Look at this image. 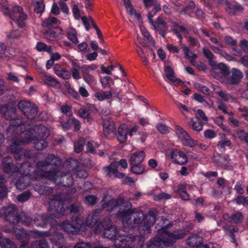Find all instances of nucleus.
<instances>
[{"instance_id":"1","label":"nucleus","mask_w":248,"mask_h":248,"mask_svg":"<svg viewBox=\"0 0 248 248\" xmlns=\"http://www.w3.org/2000/svg\"><path fill=\"white\" fill-rule=\"evenodd\" d=\"M101 203L104 208H107L110 213L114 212V214L116 213V215L120 217L124 229L117 231L116 227L110 225L109 221L97 223L96 214L98 212L96 211L91 214L93 217L91 218L90 223L92 227L90 228H93L96 233H101L104 237L114 239V243L117 238H125V236L133 235V233L136 231L135 228L137 227L140 233H141L142 230L144 232V233H150V228L156 221L154 215L150 214L145 217L142 212L132 209L131 203L124 201L123 199L116 200L105 196Z\"/></svg>"},{"instance_id":"2","label":"nucleus","mask_w":248,"mask_h":248,"mask_svg":"<svg viewBox=\"0 0 248 248\" xmlns=\"http://www.w3.org/2000/svg\"><path fill=\"white\" fill-rule=\"evenodd\" d=\"M25 125L19 119H13L11 121L7 129L9 138L11 137L12 143L8 150L16 155H22L20 145L29 143L32 140H34V147L38 150L43 149L47 144L45 139L49 136V132L46 127L43 125H36L31 130H27L24 133H22V129Z\"/></svg>"},{"instance_id":"3","label":"nucleus","mask_w":248,"mask_h":248,"mask_svg":"<svg viewBox=\"0 0 248 248\" xmlns=\"http://www.w3.org/2000/svg\"><path fill=\"white\" fill-rule=\"evenodd\" d=\"M45 161H39L37 164L36 169L34 172L35 179L46 178L52 181L57 185L66 186L73 183L72 174L78 166V161L73 158L67 159L64 166L68 169L67 174L61 175L58 171L61 161L59 157L53 155H47Z\"/></svg>"},{"instance_id":"4","label":"nucleus","mask_w":248,"mask_h":248,"mask_svg":"<svg viewBox=\"0 0 248 248\" xmlns=\"http://www.w3.org/2000/svg\"><path fill=\"white\" fill-rule=\"evenodd\" d=\"M4 170L7 173H11L14 176L18 177L15 183L16 186L19 190L25 189L30 184V174L32 167L29 162L22 164L17 170V167L11 163L9 157L5 158L2 162Z\"/></svg>"},{"instance_id":"5","label":"nucleus","mask_w":248,"mask_h":248,"mask_svg":"<svg viewBox=\"0 0 248 248\" xmlns=\"http://www.w3.org/2000/svg\"><path fill=\"white\" fill-rule=\"evenodd\" d=\"M161 220L166 222L165 224H161L160 229H157L158 234L162 238L157 236L151 239L148 247L162 248L163 247L170 246L173 244L174 240L184 237L186 232L189 231V230L185 231L181 230L171 233L167 231L168 227L171 225L170 221L168 219L165 220L163 218H161Z\"/></svg>"},{"instance_id":"6","label":"nucleus","mask_w":248,"mask_h":248,"mask_svg":"<svg viewBox=\"0 0 248 248\" xmlns=\"http://www.w3.org/2000/svg\"><path fill=\"white\" fill-rule=\"evenodd\" d=\"M64 201L61 195H56L49 202V212L51 217L37 216L34 219V223L38 227H44L50 222L51 218H59L65 215L66 211L63 207Z\"/></svg>"},{"instance_id":"7","label":"nucleus","mask_w":248,"mask_h":248,"mask_svg":"<svg viewBox=\"0 0 248 248\" xmlns=\"http://www.w3.org/2000/svg\"><path fill=\"white\" fill-rule=\"evenodd\" d=\"M0 9L5 15L11 18L19 27L22 28L25 26V20L26 19L27 16L23 12L21 7L16 6L13 8V11H11L9 9L7 1L0 0Z\"/></svg>"},{"instance_id":"8","label":"nucleus","mask_w":248,"mask_h":248,"mask_svg":"<svg viewBox=\"0 0 248 248\" xmlns=\"http://www.w3.org/2000/svg\"><path fill=\"white\" fill-rule=\"evenodd\" d=\"M93 217L91 214L87 217L86 222H83L82 220L79 217H76L75 220H72V223L68 221L64 222L61 227L67 233H78L80 231L84 232L87 230V228L92 227L90 223L91 218Z\"/></svg>"},{"instance_id":"9","label":"nucleus","mask_w":248,"mask_h":248,"mask_svg":"<svg viewBox=\"0 0 248 248\" xmlns=\"http://www.w3.org/2000/svg\"><path fill=\"white\" fill-rule=\"evenodd\" d=\"M139 126L135 125L129 128L128 126L122 124L118 128L117 138L120 143H124L128 140V137H132L138 130Z\"/></svg>"},{"instance_id":"10","label":"nucleus","mask_w":248,"mask_h":248,"mask_svg":"<svg viewBox=\"0 0 248 248\" xmlns=\"http://www.w3.org/2000/svg\"><path fill=\"white\" fill-rule=\"evenodd\" d=\"M121 166L122 168L126 169L127 167V163L125 159H122L119 162L112 163L109 166L103 168L104 172L107 175L114 174L116 177L122 178L124 177V173L118 171V167Z\"/></svg>"},{"instance_id":"11","label":"nucleus","mask_w":248,"mask_h":248,"mask_svg":"<svg viewBox=\"0 0 248 248\" xmlns=\"http://www.w3.org/2000/svg\"><path fill=\"white\" fill-rule=\"evenodd\" d=\"M18 108L29 119L34 118L37 115V108L34 104L23 100L18 103Z\"/></svg>"},{"instance_id":"12","label":"nucleus","mask_w":248,"mask_h":248,"mask_svg":"<svg viewBox=\"0 0 248 248\" xmlns=\"http://www.w3.org/2000/svg\"><path fill=\"white\" fill-rule=\"evenodd\" d=\"M174 131L178 139L183 144L190 147H193L196 145V142L192 140L188 133L180 126H175Z\"/></svg>"},{"instance_id":"13","label":"nucleus","mask_w":248,"mask_h":248,"mask_svg":"<svg viewBox=\"0 0 248 248\" xmlns=\"http://www.w3.org/2000/svg\"><path fill=\"white\" fill-rule=\"evenodd\" d=\"M16 207L14 205L0 210V216L4 214L6 220L10 223L14 224L18 221V217L16 216Z\"/></svg>"},{"instance_id":"14","label":"nucleus","mask_w":248,"mask_h":248,"mask_svg":"<svg viewBox=\"0 0 248 248\" xmlns=\"http://www.w3.org/2000/svg\"><path fill=\"white\" fill-rule=\"evenodd\" d=\"M169 157L173 163L180 165H185L188 161L186 155L182 151L178 149L170 151Z\"/></svg>"},{"instance_id":"15","label":"nucleus","mask_w":248,"mask_h":248,"mask_svg":"<svg viewBox=\"0 0 248 248\" xmlns=\"http://www.w3.org/2000/svg\"><path fill=\"white\" fill-rule=\"evenodd\" d=\"M214 66V70L212 74L213 77L222 82H225V77L229 74V69L227 66L223 63H220Z\"/></svg>"},{"instance_id":"16","label":"nucleus","mask_w":248,"mask_h":248,"mask_svg":"<svg viewBox=\"0 0 248 248\" xmlns=\"http://www.w3.org/2000/svg\"><path fill=\"white\" fill-rule=\"evenodd\" d=\"M154 15L152 14V13H150L148 15L150 23L153 26L155 30L158 31L162 36H164L165 31L168 28L166 22L161 17H159L155 22H154L152 19Z\"/></svg>"},{"instance_id":"17","label":"nucleus","mask_w":248,"mask_h":248,"mask_svg":"<svg viewBox=\"0 0 248 248\" xmlns=\"http://www.w3.org/2000/svg\"><path fill=\"white\" fill-rule=\"evenodd\" d=\"M202 238L196 235L189 237L187 244L191 247L197 246L198 248H219L217 244H209L200 245L202 243Z\"/></svg>"},{"instance_id":"18","label":"nucleus","mask_w":248,"mask_h":248,"mask_svg":"<svg viewBox=\"0 0 248 248\" xmlns=\"http://www.w3.org/2000/svg\"><path fill=\"white\" fill-rule=\"evenodd\" d=\"M210 39L213 44L217 45V46H210L211 48L215 53L220 54L221 56L225 58L227 61H232L234 60V58L233 57L227 54L225 51L221 49L224 47V45L221 42H219L217 39L215 37H211Z\"/></svg>"},{"instance_id":"19","label":"nucleus","mask_w":248,"mask_h":248,"mask_svg":"<svg viewBox=\"0 0 248 248\" xmlns=\"http://www.w3.org/2000/svg\"><path fill=\"white\" fill-rule=\"evenodd\" d=\"M120 93V91L117 88H110L108 91H100L96 92L94 94V96L100 101H102L106 99L111 98L113 95L119 97Z\"/></svg>"},{"instance_id":"20","label":"nucleus","mask_w":248,"mask_h":248,"mask_svg":"<svg viewBox=\"0 0 248 248\" xmlns=\"http://www.w3.org/2000/svg\"><path fill=\"white\" fill-rule=\"evenodd\" d=\"M62 28L58 27L55 30L50 29L45 31L44 37L50 42H53L62 38Z\"/></svg>"},{"instance_id":"21","label":"nucleus","mask_w":248,"mask_h":248,"mask_svg":"<svg viewBox=\"0 0 248 248\" xmlns=\"http://www.w3.org/2000/svg\"><path fill=\"white\" fill-rule=\"evenodd\" d=\"M103 127L104 134L106 137L110 138L114 135L116 127L113 121L108 119L105 120L103 123Z\"/></svg>"},{"instance_id":"22","label":"nucleus","mask_w":248,"mask_h":248,"mask_svg":"<svg viewBox=\"0 0 248 248\" xmlns=\"http://www.w3.org/2000/svg\"><path fill=\"white\" fill-rule=\"evenodd\" d=\"M242 77L243 74L240 70L233 68L232 70V75L230 78L225 79L224 83L227 84H236L239 82Z\"/></svg>"},{"instance_id":"23","label":"nucleus","mask_w":248,"mask_h":248,"mask_svg":"<svg viewBox=\"0 0 248 248\" xmlns=\"http://www.w3.org/2000/svg\"><path fill=\"white\" fill-rule=\"evenodd\" d=\"M193 187L191 185H187L185 183H181L179 185L178 188L176 192L179 194L181 199L184 200H188L189 199V196L187 193L186 190L188 191Z\"/></svg>"},{"instance_id":"24","label":"nucleus","mask_w":248,"mask_h":248,"mask_svg":"<svg viewBox=\"0 0 248 248\" xmlns=\"http://www.w3.org/2000/svg\"><path fill=\"white\" fill-rule=\"evenodd\" d=\"M48 244L45 239L36 240L33 242L31 245L26 242H23L20 246V248H48Z\"/></svg>"},{"instance_id":"25","label":"nucleus","mask_w":248,"mask_h":248,"mask_svg":"<svg viewBox=\"0 0 248 248\" xmlns=\"http://www.w3.org/2000/svg\"><path fill=\"white\" fill-rule=\"evenodd\" d=\"M43 82L49 87L56 89H60L62 85L61 83L55 78L49 75H45L43 78Z\"/></svg>"},{"instance_id":"26","label":"nucleus","mask_w":248,"mask_h":248,"mask_svg":"<svg viewBox=\"0 0 248 248\" xmlns=\"http://www.w3.org/2000/svg\"><path fill=\"white\" fill-rule=\"evenodd\" d=\"M212 88L214 92L216 93L223 100L231 102L235 101L234 97H233L231 94L226 93L218 86L213 85Z\"/></svg>"},{"instance_id":"27","label":"nucleus","mask_w":248,"mask_h":248,"mask_svg":"<svg viewBox=\"0 0 248 248\" xmlns=\"http://www.w3.org/2000/svg\"><path fill=\"white\" fill-rule=\"evenodd\" d=\"M60 24V21L54 17L50 16L45 19L42 22V26L45 28H53L55 30L57 26Z\"/></svg>"},{"instance_id":"28","label":"nucleus","mask_w":248,"mask_h":248,"mask_svg":"<svg viewBox=\"0 0 248 248\" xmlns=\"http://www.w3.org/2000/svg\"><path fill=\"white\" fill-rule=\"evenodd\" d=\"M73 13L76 19H79L80 18H81L82 21L83 22L86 30H88L90 25L89 21L88 20L87 18L85 16H83L81 17V16L82 14V11L78 8V6L77 5H74L73 6Z\"/></svg>"},{"instance_id":"29","label":"nucleus","mask_w":248,"mask_h":248,"mask_svg":"<svg viewBox=\"0 0 248 248\" xmlns=\"http://www.w3.org/2000/svg\"><path fill=\"white\" fill-rule=\"evenodd\" d=\"M145 156V155L143 151H139L133 153L130 158L131 164H141V162L144 159Z\"/></svg>"},{"instance_id":"30","label":"nucleus","mask_w":248,"mask_h":248,"mask_svg":"<svg viewBox=\"0 0 248 248\" xmlns=\"http://www.w3.org/2000/svg\"><path fill=\"white\" fill-rule=\"evenodd\" d=\"M224 220L232 223H239L241 222L243 218V215L240 212H236L232 214L230 217L227 214H224L223 217Z\"/></svg>"},{"instance_id":"31","label":"nucleus","mask_w":248,"mask_h":248,"mask_svg":"<svg viewBox=\"0 0 248 248\" xmlns=\"http://www.w3.org/2000/svg\"><path fill=\"white\" fill-rule=\"evenodd\" d=\"M53 69L55 73L59 77L66 79L70 78L71 73L69 71L62 68L60 65H56L54 67Z\"/></svg>"},{"instance_id":"32","label":"nucleus","mask_w":248,"mask_h":248,"mask_svg":"<svg viewBox=\"0 0 248 248\" xmlns=\"http://www.w3.org/2000/svg\"><path fill=\"white\" fill-rule=\"evenodd\" d=\"M123 1L128 14L135 20L140 21V15L135 10L133 9L131 7V5L129 0H123Z\"/></svg>"},{"instance_id":"33","label":"nucleus","mask_w":248,"mask_h":248,"mask_svg":"<svg viewBox=\"0 0 248 248\" xmlns=\"http://www.w3.org/2000/svg\"><path fill=\"white\" fill-rule=\"evenodd\" d=\"M172 27L173 33L180 40H181L183 35H186L188 32L186 28L179 26L175 23H172Z\"/></svg>"},{"instance_id":"34","label":"nucleus","mask_w":248,"mask_h":248,"mask_svg":"<svg viewBox=\"0 0 248 248\" xmlns=\"http://www.w3.org/2000/svg\"><path fill=\"white\" fill-rule=\"evenodd\" d=\"M136 20L139 22L140 29L143 36L145 37V38H146L149 44H150L153 47H155V44L154 40H153V38L151 36L149 32L146 29V28L140 24V21H138L137 20Z\"/></svg>"},{"instance_id":"35","label":"nucleus","mask_w":248,"mask_h":248,"mask_svg":"<svg viewBox=\"0 0 248 248\" xmlns=\"http://www.w3.org/2000/svg\"><path fill=\"white\" fill-rule=\"evenodd\" d=\"M164 71L166 77L169 80L172 82L178 83L180 82L179 79L174 76V72L172 68L170 66L165 65L164 66Z\"/></svg>"},{"instance_id":"36","label":"nucleus","mask_w":248,"mask_h":248,"mask_svg":"<svg viewBox=\"0 0 248 248\" xmlns=\"http://www.w3.org/2000/svg\"><path fill=\"white\" fill-rule=\"evenodd\" d=\"M6 180L2 176H0V202L6 197L7 189L5 186Z\"/></svg>"},{"instance_id":"37","label":"nucleus","mask_w":248,"mask_h":248,"mask_svg":"<svg viewBox=\"0 0 248 248\" xmlns=\"http://www.w3.org/2000/svg\"><path fill=\"white\" fill-rule=\"evenodd\" d=\"M213 159L214 161L222 167L228 166V160L227 156H221L218 154H216L214 155Z\"/></svg>"},{"instance_id":"38","label":"nucleus","mask_w":248,"mask_h":248,"mask_svg":"<svg viewBox=\"0 0 248 248\" xmlns=\"http://www.w3.org/2000/svg\"><path fill=\"white\" fill-rule=\"evenodd\" d=\"M221 140L219 141L217 144V147L221 152H223L225 150L226 147L229 146L231 142L229 140H224L225 135L223 134H220Z\"/></svg>"},{"instance_id":"39","label":"nucleus","mask_w":248,"mask_h":248,"mask_svg":"<svg viewBox=\"0 0 248 248\" xmlns=\"http://www.w3.org/2000/svg\"><path fill=\"white\" fill-rule=\"evenodd\" d=\"M0 233V246L2 248H17L12 241L6 238L1 237Z\"/></svg>"},{"instance_id":"40","label":"nucleus","mask_w":248,"mask_h":248,"mask_svg":"<svg viewBox=\"0 0 248 248\" xmlns=\"http://www.w3.org/2000/svg\"><path fill=\"white\" fill-rule=\"evenodd\" d=\"M43 0H32V3L34 8V11L36 13H42L45 9V5L43 4Z\"/></svg>"},{"instance_id":"41","label":"nucleus","mask_w":248,"mask_h":248,"mask_svg":"<svg viewBox=\"0 0 248 248\" xmlns=\"http://www.w3.org/2000/svg\"><path fill=\"white\" fill-rule=\"evenodd\" d=\"M182 48L184 52L186 57L191 62L192 64H194V61L197 57L196 55L193 53L189 48L185 45L182 46Z\"/></svg>"},{"instance_id":"42","label":"nucleus","mask_w":248,"mask_h":248,"mask_svg":"<svg viewBox=\"0 0 248 248\" xmlns=\"http://www.w3.org/2000/svg\"><path fill=\"white\" fill-rule=\"evenodd\" d=\"M224 228L226 233L230 236L231 242L235 243V240L233 233L234 232H237V229L232 225L225 226L224 227Z\"/></svg>"},{"instance_id":"43","label":"nucleus","mask_w":248,"mask_h":248,"mask_svg":"<svg viewBox=\"0 0 248 248\" xmlns=\"http://www.w3.org/2000/svg\"><path fill=\"white\" fill-rule=\"evenodd\" d=\"M0 55H1V57L3 61H8L11 57L9 53L6 51L5 45L1 42H0Z\"/></svg>"},{"instance_id":"44","label":"nucleus","mask_w":248,"mask_h":248,"mask_svg":"<svg viewBox=\"0 0 248 248\" xmlns=\"http://www.w3.org/2000/svg\"><path fill=\"white\" fill-rule=\"evenodd\" d=\"M131 171L136 174H141L145 171L144 166L141 164H131Z\"/></svg>"},{"instance_id":"45","label":"nucleus","mask_w":248,"mask_h":248,"mask_svg":"<svg viewBox=\"0 0 248 248\" xmlns=\"http://www.w3.org/2000/svg\"><path fill=\"white\" fill-rule=\"evenodd\" d=\"M28 235L34 238H44L49 236L50 233L47 232H40L35 230L30 232Z\"/></svg>"},{"instance_id":"46","label":"nucleus","mask_w":248,"mask_h":248,"mask_svg":"<svg viewBox=\"0 0 248 248\" xmlns=\"http://www.w3.org/2000/svg\"><path fill=\"white\" fill-rule=\"evenodd\" d=\"M16 216H17L18 217L19 220L17 222L18 223L20 221V220L22 221L26 226H29L32 224V221L31 217L27 215H25L24 213H22L20 215V217H19V216L17 215L16 211ZM17 223H15V224Z\"/></svg>"},{"instance_id":"47","label":"nucleus","mask_w":248,"mask_h":248,"mask_svg":"<svg viewBox=\"0 0 248 248\" xmlns=\"http://www.w3.org/2000/svg\"><path fill=\"white\" fill-rule=\"evenodd\" d=\"M67 36L68 38L74 43H78L77 38V33L76 31L73 28H70L67 31Z\"/></svg>"},{"instance_id":"48","label":"nucleus","mask_w":248,"mask_h":248,"mask_svg":"<svg viewBox=\"0 0 248 248\" xmlns=\"http://www.w3.org/2000/svg\"><path fill=\"white\" fill-rule=\"evenodd\" d=\"M34 189L40 194H47L52 192V189L50 187L45 186H34Z\"/></svg>"},{"instance_id":"49","label":"nucleus","mask_w":248,"mask_h":248,"mask_svg":"<svg viewBox=\"0 0 248 248\" xmlns=\"http://www.w3.org/2000/svg\"><path fill=\"white\" fill-rule=\"evenodd\" d=\"M203 53L204 55L209 59L211 65L212 67H214L215 65V62L213 60L214 55L212 52L206 47H203L202 49Z\"/></svg>"},{"instance_id":"50","label":"nucleus","mask_w":248,"mask_h":248,"mask_svg":"<svg viewBox=\"0 0 248 248\" xmlns=\"http://www.w3.org/2000/svg\"><path fill=\"white\" fill-rule=\"evenodd\" d=\"M36 48L39 51H46L48 53H51L52 51L51 46H47L42 42H38L36 44Z\"/></svg>"},{"instance_id":"51","label":"nucleus","mask_w":248,"mask_h":248,"mask_svg":"<svg viewBox=\"0 0 248 248\" xmlns=\"http://www.w3.org/2000/svg\"><path fill=\"white\" fill-rule=\"evenodd\" d=\"M0 111L3 113L4 117L7 119H10L12 116L15 115L14 109H8L6 107L2 106L0 108Z\"/></svg>"},{"instance_id":"52","label":"nucleus","mask_w":248,"mask_h":248,"mask_svg":"<svg viewBox=\"0 0 248 248\" xmlns=\"http://www.w3.org/2000/svg\"><path fill=\"white\" fill-rule=\"evenodd\" d=\"M13 230L14 232L15 233L16 237L18 239H22L24 237H26L27 235V234L24 230L21 228H17L13 227Z\"/></svg>"},{"instance_id":"53","label":"nucleus","mask_w":248,"mask_h":248,"mask_svg":"<svg viewBox=\"0 0 248 248\" xmlns=\"http://www.w3.org/2000/svg\"><path fill=\"white\" fill-rule=\"evenodd\" d=\"M194 86L196 89L202 93L204 94L209 95L211 92L207 87L200 83H196L194 84Z\"/></svg>"},{"instance_id":"54","label":"nucleus","mask_w":248,"mask_h":248,"mask_svg":"<svg viewBox=\"0 0 248 248\" xmlns=\"http://www.w3.org/2000/svg\"><path fill=\"white\" fill-rule=\"evenodd\" d=\"M170 195L165 192H161L159 194L154 195L153 198L155 201H160L163 200L170 199Z\"/></svg>"},{"instance_id":"55","label":"nucleus","mask_w":248,"mask_h":248,"mask_svg":"<svg viewBox=\"0 0 248 248\" xmlns=\"http://www.w3.org/2000/svg\"><path fill=\"white\" fill-rule=\"evenodd\" d=\"M83 76L84 80L88 84H90L95 82L94 77L87 71H83Z\"/></svg>"},{"instance_id":"56","label":"nucleus","mask_w":248,"mask_h":248,"mask_svg":"<svg viewBox=\"0 0 248 248\" xmlns=\"http://www.w3.org/2000/svg\"><path fill=\"white\" fill-rule=\"evenodd\" d=\"M189 125L195 131H201L202 129V124L199 122H195L191 120L189 123Z\"/></svg>"},{"instance_id":"57","label":"nucleus","mask_w":248,"mask_h":248,"mask_svg":"<svg viewBox=\"0 0 248 248\" xmlns=\"http://www.w3.org/2000/svg\"><path fill=\"white\" fill-rule=\"evenodd\" d=\"M63 84L64 87L67 90L68 93H70L74 97L77 98L78 97V93L71 87L70 84L69 82L65 81Z\"/></svg>"},{"instance_id":"58","label":"nucleus","mask_w":248,"mask_h":248,"mask_svg":"<svg viewBox=\"0 0 248 248\" xmlns=\"http://www.w3.org/2000/svg\"><path fill=\"white\" fill-rule=\"evenodd\" d=\"M84 140L83 139H80L78 142L74 143L75 151L76 153H80L83 148Z\"/></svg>"},{"instance_id":"59","label":"nucleus","mask_w":248,"mask_h":248,"mask_svg":"<svg viewBox=\"0 0 248 248\" xmlns=\"http://www.w3.org/2000/svg\"><path fill=\"white\" fill-rule=\"evenodd\" d=\"M218 105H217V108L222 111V112L224 114H228V115L232 116L233 115V113L232 111H229L228 110L227 108L226 107V105L221 102L220 101L217 102Z\"/></svg>"},{"instance_id":"60","label":"nucleus","mask_w":248,"mask_h":248,"mask_svg":"<svg viewBox=\"0 0 248 248\" xmlns=\"http://www.w3.org/2000/svg\"><path fill=\"white\" fill-rule=\"evenodd\" d=\"M97 201V198L94 195L87 196L85 200V203L90 205H94L96 203Z\"/></svg>"},{"instance_id":"61","label":"nucleus","mask_w":248,"mask_h":248,"mask_svg":"<svg viewBox=\"0 0 248 248\" xmlns=\"http://www.w3.org/2000/svg\"><path fill=\"white\" fill-rule=\"evenodd\" d=\"M22 36V31L19 30L12 31L8 35V38L18 39Z\"/></svg>"},{"instance_id":"62","label":"nucleus","mask_w":248,"mask_h":248,"mask_svg":"<svg viewBox=\"0 0 248 248\" xmlns=\"http://www.w3.org/2000/svg\"><path fill=\"white\" fill-rule=\"evenodd\" d=\"M52 242L53 243H61L63 241V238L61 233H56L51 238Z\"/></svg>"},{"instance_id":"63","label":"nucleus","mask_w":248,"mask_h":248,"mask_svg":"<svg viewBox=\"0 0 248 248\" xmlns=\"http://www.w3.org/2000/svg\"><path fill=\"white\" fill-rule=\"evenodd\" d=\"M31 196V194L29 191H25L19 195L17 197L18 201L24 202L28 200Z\"/></svg>"},{"instance_id":"64","label":"nucleus","mask_w":248,"mask_h":248,"mask_svg":"<svg viewBox=\"0 0 248 248\" xmlns=\"http://www.w3.org/2000/svg\"><path fill=\"white\" fill-rule=\"evenodd\" d=\"M224 117L222 116H219L214 118V122L223 130H226V128L223 124Z\"/></svg>"}]
</instances>
